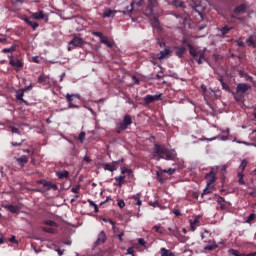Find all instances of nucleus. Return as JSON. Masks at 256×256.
<instances>
[{
    "instance_id": "nucleus-19",
    "label": "nucleus",
    "mask_w": 256,
    "mask_h": 256,
    "mask_svg": "<svg viewBox=\"0 0 256 256\" xmlns=\"http://www.w3.org/2000/svg\"><path fill=\"white\" fill-rule=\"evenodd\" d=\"M103 169L104 171H110L111 173H113V171H117V161H113L111 164H104Z\"/></svg>"
},
{
    "instance_id": "nucleus-4",
    "label": "nucleus",
    "mask_w": 256,
    "mask_h": 256,
    "mask_svg": "<svg viewBox=\"0 0 256 256\" xmlns=\"http://www.w3.org/2000/svg\"><path fill=\"white\" fill-rule=\"evenodd\" d=\"M131 125H133V117H131V115L129 114H125L123 116V120L116 123L115 133H117V135H121L123 131H126V129H129Z\"/></svg>"
},
{
    "instance_id": "nucleus-44",
    "label": "nucleus",
    "mask_w": 256,
    "mask_h": 256,
    "mask_svg": "<svg viewBox=\"0 0 256 256\" xmlns=\"http://www.w3.org/2000/svg\"><path fill=\"white\" fill-rule=\"evenodd\" d=\"M253 221H255V214L252 213L247 217L245 223L251 224Z\"/></svg>"
},
{
    "instance_id": "nucleus-30",
    "label": "nucleus",
    "mask_w": 256,
    "mask_h": 256,
    "mask_svg": "<svg viewBox=\"0 0 256 256\" xmlns=\"http://www.w3.org/2000/svg\"><path fill=\"white\" fill-rule=\"evenodd\" d=\"M6 209L10 213H19L21 211V208L19 206H15V205H8V206H6Z\"/></svg>"
},
{
    "instance_id": "nucleus-41",
    "label": "nucleus",
    "mask_w": 256,
    "mask_h": 256,
    "mask_svg": "<svg viewBox=\"0 0 256 256\" xmlns=\"http://www.w3.org/2000/svg\"><path fill=\"white\" fill-rule=\"evenodd\" d=\"M132 199L135 201V205H138L139 207H141V197L139 196V194H136L132 197Z\"/></svg>"
},
{
    "instance_id": "nucleus-22",
    "label": "nucleus",
    "mask_w": 256,
    "mask_h": 256,
    "mask_svg": "<svg viewBox=\"0 0 256 256\" xmlns=\"http://www.w3.org/2000/svg\"><path fill=\"white\" fill-rule=\"evenodd\" d=\"M187 47L189 49V54L191 55V57H193L194 59L197 58V56L199 55V53H201V50H197V48H195V46H193L192 44H187Z\"/></svg>"
},
{
    "instance_id": "nucleus-63",
    "label": "nucleus",
    "mask_w": 256,
    "mask_h": 256,
    "mask_svg": "<svg viewBox=\"0 0 256 256\" xmlns=\"http://www.w3.org/2000/svg\"><path fill=\"white\" fill-rule=\"evenodd\" d=\"M34 85L30 84L29 86H26L24 91H31V89H33Z\"/></svg>"
},
{
    "instance_id": "nucleus-26",
    "label": "nucleus",
    "mask_w": 256,
    "mask_h": 256,
    "mask_svg": "<svg viewBox=\"0 0 256 256\" xmlns=\"http://www.w3.org/2000/svg\"><path fill=\"white\" fill-rule=\"evenodd\" d=\"M38 83H40V85H49V76L41 74L38 77Z\"/></svg>"
},
{
    "instance_id": "nucleus-11",
    "label": "nucleus",
    "mask_w": 256,
    "mask_h": 256,
    "mask_svg": "<svg viewBox=\"0 0 256 256\" xmlns=\"http://www.w3.org/2000/svg\"><path fill=\"white\" fill-rule=\"evenodd\" d=\"M81 99V96L78 94H67L66 101L68 102V109H79V105L73 103V98Z\"/></svg>"
},
{
    "instance_id": "nucleus-15",
    "label": "nucleus",
    "mask_w": 256,
    "mask_h": 256,
    "mask_svg": "<svg viewBox=\"0 0 256 256\" xmlns=\"http://www.w3.org/2000/svg\"><path fill=\"white\" fill-rule=\"evenodd\" d=\"M174 49H175V55L179 59H183V55H185V53H187V47H185V46H176V47H174Z\"/></svg>"
},
{
    "instance_id": "nucleus-13",
    "label": "nucleus",
    "mask_w": 256,
    "mask_h": 256,
    "mask_svg": "<svg viewBox=\"0 0 256 256\" xmlns=\"http://www.w3.org/2000/svg\"><path fill=\"white\" fill-rule=\"evenodd\" d=\"M251 89V85L247 83H240L236 87V93L243 95L244 93H247Z\"/></svg>"
},
{
    "instance_id": "nucleus-42",
    "label": "nucleus",
    "mask_w": 256,
    "mask_h": 256,
    "mask_svg": "<svg viewBox=\"0 0 256 256\" xmlns=\"http://www.w3.org/2000/svg\"><path fill=\"white\" fill-rule=\"evenodd\" d=\"M228 253H230V255H233V256H245V254H241L239 253V250H235V249H230L228 250Z\"/></svg>"
},
{
    "instance_id": "nucleus-9",
    "label": "nucleus",
    "mask_w": 256,
    "mask_h": 256,
    "mask_svg": "<svg viewBox=\"0 0 256 256\" xmlns=\"http://www.w3.org/2000/svg\"><path fill=\"white\" fill-rule=\"evenodd\" d=\"M36 183L37 185H41L46 188V191H57V189H59V187H57V184H53V182H49L45 179H40Z\"/></svg>"
},
{
    "instance_id": "nucleus-56",
    "label": "nucleus",
    "mask_w": 256,
    "mask_h": 256,
    "mask_svg": "<svg viewBox=\"0 0 256 256\" xmlns=\"http://www.w3.org/2000/svg\"><path fill=\"white\" fill-rule=\"evenodd\" d=\"M138 244L141 245V247H145V245H147V242H145V239L139 238L138 239Z\"/></svg>"
},
{
    "instance_id": "nucleus-3",
    "label": "nucleus",
    "mask_w": 256,
    "mask_h": 256,
    "mask_svg": "<svg viewBox=\"0 0 256 256\" xmlns=\"http://www.w3.org/2000/svg\"><path fill=\"white\" fill-rule=\"evenodd\" d=\"M152 155L154 158L157 157V161L159 159H165V161H175L177 159V152L175 150H169L160 144H154Z\"/></svg>"
},
{
    "instance_id": "nucleus-59",
    "label": "nucleus",
    "mask_w": 256,
    "mask_h": 256,
    "mask_svg": "<svg viewBox=\"0 0 256 256\" xmlns=\"http://www.w3.org/2000/svg\"><path fill=\"white\" fill-rule=\"evenodd\" d=\"M200 6H201L200 2L194 3V4H192V9H195V11H199V10H197V8Z\"/></svg>"
},
{
    "instance_id": "nucleus-12",
    "label": "nucleus",
    "mask_w": 256,
    "mask_h": 256,
    "mask_svg": "<svg viewBox=\"0 0 256 256\" xmlns=\"http://www.w3.org/2000/svg\"><path fill=\"white\" fill-rule=\"evenodd\" d=\"M155 9H157V7L153 8V13L152 15H146V17H149L151 19V26L154 29H159L160 27V23H159V17L157 16V14H155Z\"/></svg>"
},
{
    "instance_id": "nucleus-39",
    "label": "nucleus",
    "mask_w": 256,
    "mask_h": 256,
    "mask_svg": "<svg viewBox=\"0 0 256 256\" xmlns=\"http://www.w3.org/2000/svg\"><path fill=\"white\" fill-rule=\"evenodd\" d=\"M231 29H233V27H229L226 25L221 28L220 33L223 35V37H225V35H227L229 31H231Z\"/></svg>"
},
{
    "instance_id": "nucleus-43",
    "label": "nucleus",
    "mask_w": 256,
    "mask_h": 256,
    "mask_svg": "<svg viewBox=\"0 0 256 256\" xmlns=\"http://www.w3.org/2000/svg\"><path fill=\"white\" fill-rule=\"evenodd\" d=\"M219 246L217 244L208 245L204 248V251H213L214 249H217Z\"/></svg>"
},
{
    "instance_id": "nucleus-34",
    "label": "nucleus",
    "mask_w": 256,
    "mask_h": 256,
    "mask_svg": "<svg viewBox=\"0 0 256 256\" xmlns=\"http://www.w3.org/2000/svg\"><path fill=\"white\" fill-rule=\"evenodd\" d=\"M247 165H249V160L243 159L239 166L240 172L245 173V169L247 168Z\"/></svg>"
},
{
    "instance_id": "nucleus-40",
    "label": "nucleus",
    "mask_w": 256,
    "mask_h": 256,
    "mask_svg": "<svg viewBox=\"0 0 256 256\" xmlns=\"http://www.w3.org/2000/svg\"><path fill=\"white\" fill-rule=\"evenodd\" d=\"M169 53H171V50H169L167 48L160 51L159 59H165V57H167V55H169Z\"/></svg>"
},
{
    "instance_id": "nucleus-54",
    "label": "nucleus",
    "mask_w": 256,
    "mask_h": 256,
    "mask_svg": "<svg viewBox=\"0 0 256 256\" xmlns=\"http://www.w3.org/2000/svg\"><path fill=\"white\" fill-rule=\"evenodd\" d=\"M245 95L243 94H238L234 97L236 99V101H243Z\"/></svg>"
},
{
    "instance_id": "nucleus-31",
    "label": "nucleus",
    "mask_w": 256,
    "mask_h": 256,
    "mask_svg": "<svg viewBox=\"0 0 256 256\" xmlns=\"http://www.w3.org/2000/svg\"><path fill=\"white\" fill-rule=\"evenodd\" d=\"M29 162V158L25 155H22L20 158L17 159V163L20 165V167H24L25 163Z\"/></svg>"
},
{
    "instance_id": "nucleus-55",
    "label": "nucleus",
    "mask_w": 256,
    "mask_h": 256,
    "mask_svg": "<svg viewBox=\"0 0 256 256\" xmlns=\"http://www.w3.org/2000/svg\"><path fill=\"white\" fill-rule=\"evenodd\" d=\"M0 43H2V45H9L11 42L7 38H0Z\"/></svg>"
},
{
    "instance_id": "nucleus-57",
    "label": "nucleus",
    "mask_w": 256,
    "mask_h": 256,
    "mask_svg": "<svg viewBox=\"0 0 256 256\" xmlns=\"http://www.w3.org/2000/svg\"><path fill=\"white\" fill-rule=\"evenodd\" d=\"M125 233L124 232H120L119 234H117V237L120 241V243H123V237H124Z\"/></svg>"
},
{
    "instance_id": "nucleus-52",
    "label": "nucleus",
    "mask_w": 256,
    "mask_h": 256,
    "mask_svg": "<svg viewBox=\"0 0 256 256\" xmlns=\"http://www.w3.org/2000/svg\"><path fill=\"white\" fill-rule=\"evenodd\" d=\"M181 43H182V46L187 47V45H191V43H189V41H187V37H183L182 40H181Z\"/></svg>"
},
{
    "instance_id": "nucleus-61",
    "label": "nucleus",
    "mask_w": 256,
    "mask_h": 256,
    "mask_svg": "<svg viewBox=\"0 0 256 256\" xmlns=\"http://www.w3.org/2000/svg\"><path fill=\"white\" fill-rule=\"evenodd\" d=\"M23 145V140L21 142H12L13 147H21Z\"/></svg>"
},
{
    "instance_id": "nucleus-49",
    "label": "nucleus",
    "mask_w": 256,
    "mask_h": 256,
    "mask_svg": "<svg viewBox=\"0 0 256 256\" xmlns=\"http://www.w3.org/2000/svg\"><path fill=\"white\" fill-rule=\"evenodd\" d=\"M17 47H19V45L13 43L8 49H10V53H15V51H17Z\"/></svg>"
},
{
    "instance_id": "nucleus-27",
    "label": "nucleus",
    "mask_w": 256,
    "mask_h": 256,
    "mask_svg": "<svg viewBox=\"0 0 256 256\" xmlns=\"http://www.w3.org/2000/svg\"><path fill=\"white\" fill-rule=\"evenodd\" d=\"M24 21L27 25H29L30 27H32L33 31L37 30V27H39V23L35 22V21H31L29 18L25 17Z\"/></svg>"
},
{
    "instance_id": "nucleus-20",
    "label": "nucleus",
    "mask_w": 256,
    "mask_h": 256,
    "mask_svg": "<svg viewBox=\"0 0 256 256\" xmlns=\"http://www.w3.org/2000/svg\"><path fill=\"white\" fill-rule=\"evenodd\" d=\"M41 229L44 233H49L50 235H57L58 233L57 227L53 226H42Z\"/></svg>"
},
{
    "instance_id": "nucleus-50",
    "label": "nucleus",
    "mask_w": 256,
    "mask_h": 256,
    "mask_svg": "<svg viewBox=\"0 0 256 256\" xmlns=\"http://www.w3.org/2000/svg\"><path fill=\"white\" fill-rule=\"evenodd\" d=\"M126 255H132L135 256V249L133 247H129L127 249Z\"/></svg>"
},
{
    "instance_id": "nucleus-5",
    "label": "nucleus",
    "mask_w": 256,
    "mask_h": 256,
    "mask_svg": "<svg viewBox=\"0 0 256 256\" xmlns=\"http://www.w3.org/2000/svg\"><path fill=\"white\" fill-rule=\"evenodd\" d=\"M85 40L83 38L74 35L73 39L68 43V51H73V49H77V47H83Z\"/></svg>"
},
{
    "instance_id": "nucleus-24",
    "label": "nucleus",
    "mask_w": 256,
    "mask_h": 256,
    "mask_svg": "<svg viewBox=\"0 0 256 256\" xmlns=\"http://www.w3.org/2000/svg\"><path fill=\"white\" fill-rule=\"evenodd\" d=\"M194 59L198 65H202L203 61H207V58H205V50H200L199 55Z\"/></svg>"
},
{
    "instance_id": "nucleus-58",
    "label": "nucleus",
    "mask_w": 256,
    "mask_h": 256,
    "mask_svg": "<svg viewBox=\"0 0 256 256\" xmlns=\"http://www.w3.org/2000/svg\"><path fill=\"white\" fill-rule=\"evenodd\" d=\"M164 75H163V71L158 72V74L156 75V79H158L159 81H161V79H163Z\"/></svg>"
},
{
    "instance_id": "nucleus-7",
    "label": "nucleus",
    "mask_w": 256,
    "mask_h": 256,
    "mask_svg": "<svg viewBox=\"0 0 256 256\" xmlns=\"http://www.w3.org/2000/svg\"><path fill=\"white\" fill-rule=\"evenodd\" d=\"M9 59V65L13 67L16 71H20V69H23V61L19 58H15L13 55L8 56Z\"/></svg>"
},
{
    "instance_id": "nucleus-38",
    "label": "nucleus",
    "mask_w": 256,
    "mask_h": 256,
    "mask_svg": "<svg viewBox=\"0 0 256 256\" xmlns=\"http://www.w3.org/2000/svg\"><path fill=\"white\" fill-rule=\"evenodd\" d=\"M237 177L239 185H245V180L243 179V177H245V172H238Z\"/></svg>"
},
{
    "instance_id": "nucleus-21",
    "label": "nucleus",
    "mask_w": 256,
    "mask_h": 256,
    "mask_svg": "<svg viewBox=\"0 0 256 256\" xmlns=\"http://www.w3.org/2000/svg\"><path fill=\"white\" fill-rule=\"evenodd\" d=\"M205 179L207 181V185H213L215 183V172L211 170L209 173L205 175Z\"/></svg>"
},
{
    "instance_id": "nucleus-35",
    "label": "nucleus",
    "mask_w": 256,
    "mask_h": 256,
    "mask_svg": "<svg viewBox=\"0 0 256 256\" xmlns=\"http://www.w3.org/2000/svg\"><path fill=\"white\" fill-rule=\"evenodd\" d=\"M42 225H47V227H59V224L53 220H44Z\"/></svg>"
},
{
    "instance_id": "nucleus-51",
    "label": "nucleus",
    "mask_w": 256,
    "mask_h": 256,
    "mask_svg": "<svg viewBox=\"0 0 256 256\" xmlns=\"http://www.w3.org/2000/svg\"><path fill=\"white\" fill-rule=\"evenodd\" d=\"M10 131H11V133H17L18 135L21 134V132L19 131V128L14 127V126L10 127Z\"/></svg>"
},
{
    "instance_id": "nucleus-46",
    "label": "nucleus",
    "mask_w": 256,
    "mask_h": 256,
    "mask_svg": "<svg viewBox=\"0 0 256 256\" xmlns=\"http://www.w3.org/2000/svg\"><path fill=\"white\" fill-rule=\"evenodd\" d=\"M93 35L95 37H99L100 41H102V39H104V37H105V35H103V33L99 32V31L93 32Z\"/></svg>"
},
{
    "instance_id": "nucleus-33",
    "label": "nucleus",
    "mask_w": 256,
    "mask_h": 256,
    "mask_svg": "<svg viewBox=\"0 0 256 256\" xmlns=\"http://www.w3.org/2000/svg\"><path fill=\"white\" fill-rule=\"evenodd\" d=\"M160 255L161 256H175V253H173L171 250H168L167 248H161Z\"/></svg>"
},
{
    "instance_id": "nucleus-18",
    "label": "nucleus",
    "mask_w": 256,
    "mask_h": 256,
    "mask_svg": "<svg viewBox=\"0 0 256 256\" xmlns=\"http://www.w3.org/2000/svg\"><path fill=\"white\" fill-rule=\"evenodd\" d=\"M116 14H117V11L111 10V8H104L102 17L103 19H107L109 17H115Z\"/></svg>"
},
{
    "instance_id": "nucleus-60",
    "label": "nucleus",
    "mask_w": 256,
    "mask_h": 256,
    "mask_svg": "<svg viewBox=\"0 0 256 256\" xmlns=\"http://www.w3.org/2000/svg\"><path fill=\"white\" fill-rule=\"evenodd\" d=\"M173 213L176 217H181V211L179 209H174Z\"/></svg>"
},
{
    "instance_id": "nucleus-1",
    "label": "nucleus",
    "mask_w": 256,
    "mask_h": 256,
    "mask_svg": "<svg viewBox=\"0 0 256 256\" xmlns=\"http://www.w3.org/2000/svg\"><path fill=\"white\" fill-rule=\"evenodd\" d=\"M157 0H133L129 6L123 10V15H131L133 10L142 11L144 15H153V9L157 7Z\"/></svg>"
},
{
    "instance_id": "nucleus-29",
    "label": "nucleus",
    "mask_w": 256,
    "mask_h": 256,
    "mask_svg": "<svg viewBox=\"0 0 256 256\" xmlns=\"http://www.w3.org/2000/svg\"><path fill=\"white\" fill-rule=\"evenodd\" d=\"M168 235L173 237H179V228L177 226H174L173 228H168Z\"/></svg>"
},
{
    "instance_id": "nucleus-32",
    "label": "nucleus",
    "mask_w": 256,
    "mask_h": 256,
    "mask_svg": "<svg viewBox=\"0 0 256 256\" xmlns=\"http://www.w3.org/2000/svg\"><path fill=\"white\" fill-rule=\"evenodd\" d=\"M246 43L248 47H256V36H249V38L246 40Z\"/></svg>"
},
{
    "instance_id": "nucleus-6",
    "label": "nucleus",
    "mask_w": 256,
    "mask_h": 256,
    "mask_svg": "<svg viewBox=\"0 0 256 256\" xmlns=\"http://www.w3.org/2000/svg\"><path fill=\"white\" fill-rule=\"evenodd\" d=\"M200 90L202 92V95L205 99V101H209L211 99H215V91L211 88H207L204 84L200 86Z\"/></svg>"
},
{
    "instance_id": "nucleus-62",
    "label": "nucleus",
    "mask_w": 256,
    "mask_h": 256,
    "mask_svg": "<svg viewBox=\"0 0 256 256\" xmlns=\"http://www.w3.org/2000/svg\"><path fill=\"white\" fill-rule=\"evenodd\" d=\"M118 207H120V209H123V207H125V201L119 200L118 201Z\"/></svg>"
},
{
    "instance_id": "nucleus-47",
    "label": "nucleus",
    "mask_w": 256,
    "mask_h": 256,
    "mask_svg": "<svg viewBox=\"0 0 256 256\" xmlns=\"http://www.w3.org/2000/svg\"><path fill=\"white\" fill-rule=\"evenodd\" d=\"M85 132H80V134L78 135V140L80 141V143H83L85 141Z\"/></svg>"
},
{
    "instance_id": "nucleus-37",
    "label": "nucleus",
    "mask_w": 256,
    "mask_h": 256,
    "mask_svg": "<svg viewBox=\"0 0 256 256\" xmlns=\"http://www.w3.org/2000/svg\"><path fill=\"white\" fill-rule=\"evenodd\" d=\"M218 81L221 83L222 89L224 91H230L229 85L227 83H225V80H223V77L220 76V78L218 79Z\"/></svg>"
},
{
    "instance_id": "nucleus-53",
    "label": "nucleus",
    "mask_w": 256,
    "mask_h": 256,
    "mask_svg": "<svg viewBox=\"0 0 256 256\" xmlns=\"http://www.w3.org/2000/svg\"><path fill=\"white\" fill-rule=\"evenodd\" d=\"M175 169L169 168L168 170H162L163 173H168V175H173L175 173Z\"/></svg>"
},
{
    "instance_id": "nucleus-36",
    "label": "nucleus",
    "mask_w": 256,
    "mask_h": 256,
    "mask_svg": "<svg viewBox=\"0 0 256 256\" xmlns=\"http://www.w3.org/2000/svg\"><path fill=\"white\" fill-rule=\"evenodd\" d=\"M57 177L59 179H69V171H62V172H57Z\"/></svg>"
},
{
    "instance_id": "nucleus-16",
    "label": "nucleus",
    "mask_w": 256,
    "mask_h": 256,
    "mask_svg": "<svg viewBox=\"0 0 256 256\" xmlns=\"http://www.w3.org/2000/svg\"><path fill=\"white\" fill-rule=\"evenodd\" d=\"M107 241V234H105V231H101L98 234L97 240L95 242L96 247L99 245H103Z\"/></svg>"
},
{
    "instance_id": "nucleus-48",
    "label": "nucleus",
    "mask_w": 256,
    "mask_h": 256,
    "mask_svg": "<svg viewBox=\"0 0 256 256\" xmlns=\"http://www.w3.org/2000/svg\"><path fill=\"white\" fill-rule=\"evenodd\" d=\"M17 47H19V45L13 43L8 49H10V53H15V51H17Z\"/></svg>"
},
{
    "instance_id": "nucleus-2",
    "label": "nucleus",
    "mask_w": 256,
    "mask_h": 256,
    "mask_svg": "<svg viewBox=\"0 0 256 256\" xmlns=\"http://www.w3.org/2000/svg\"><path fill=\"white\" fill-rule=\"evenodd\" d=\"M157 0H133L129 6L123 10V15H131L133 10L142 11L144 15H153V9L157 7Z\"/></svg>"
},
{
    "instance_id": "nucleus-28",
    "label": "nucleus",
    "mask_w": 256,
    "mask_h": 256,
    "mask_svg": "<svg viewBox=\"0 0 256 256\" xmlns=\"http://www.w3.org/2000/svg\"><path fill=\"white\" fill-rule=\"evenodd\" d=\"M25 95V90L23 89H19L17 92H16V99L18 101H21L22 103H27V101H25V99H23V96Z\"/></svg>"
},
{
    "instance_id": "nucleus-23",
    "label": "nucleus",
    "mask_w": 256,
    "mask_h": 256,
    "mask_svg": "<svg viewBox=\"0 0 256 256\" xmlns=\"http://www.w3.org/2000/svg\"><path fill=\"white\" fill-rule=\"evenodd\" d=\"M100 43H102L103 45H106L109 49H113V47L115 45V41L109 40V38L107 36L102 38V40H100Z\"/></svg>"
},
{
    "instance_id": "nucleus-45",
    "label": "nucleus",
    "mask_w": 256,
    "mask_h": 256,
    "mask_svg": "<svg viewBox=\"0 0 256 256\" xmlns=\"http://www.w3.org/2000/svg\"><path fill=\"white\" fill-rule=\"evenodd\" d=\"M81 190V185H77L76 187H72L71 192L79 195V191Z\"/></svg>"
},
{
    "instance_id": "nucleus-17",
    "label": "nucleus",
    "mask_w": 256,
    "mask_h": 256,
    "mask_svg": "<svg viewBox=\"0 0 256 256\" xmlns=\"http://www.w3.org/2000/svg\"><path fill=\"white\" fill-rule=\"evenodd\" d=\"M201 225V216H195L194 220H190L191 231H195Z\"/></svg>"
},
{
    "instance_id": "nucleus-64",
    "label": "nucleus",
    "mask_w": 256,
    "mask_h": 256,
    "mask_svg": "<svg viewBox=\"0 0 256 256\" xmlns=\"http://www.w3.org/2000/svg\"><path fill=\"white\" fill-rule=\"evenodd\" d=\"M83 161L86 163H91V158H89V156H84Z\"/></svg>"
},
{
    "instance_id": "nucleus-8",
    "label": "nucleus",
    "mask_w": 256,
    "mask_h": 256,
    "mask_svg": "<svg viewBox=\"0 0 256 256\" xmlns=\"http://www.w3.org/2000/svg\"><path fill=\"white\" fill-rule=\"evenodd\" d=\"M247 11V4H240L234 8V14L231 15V19H237V21H243V18L238 17L237 15L245 13Z\"/></svg>"
},
{
    "instance_id": "nucleus-25",
    "label": "nucleus",
    "mask_w": 256,
    "mask_h": 256,
    "mask_svg": "<svg viewBox=\"0 0 256 256\" xmlns=\"http://www.w3.org/2000/svg\"><path fill=\"white\" fill-rule=\"evenodd\" d=\"M115 183L116 187H123V183H125V175H120L118 177H115Z\"/></svg>"
},
{
    "instance_id": "nucleus-14",
    "label": "nucleus",
    "mask_w": 256,
    "mask_h": 256,
    "mask_svg": "<svg viewBox=\"0 0 256 256\" xmlns=\"http://www.w3.org/2000/svg\"><path fill=\"white\" fill-rule=\"evenodd\" d=\"M32 18L36 19V21H41L43 19H45V21H49V16H47V14L43 13L42 10L32 13Z\"/></svg>"
},
{
    "instance_id": "nucleus-10",
    "label": "nucleus",
    "mask_w": 256,
    "mask_h": 256,
    "mask_svg": "<svg viewBox=\"0 0 256 256\" xmlns=\"http://www.w3.org/2000/svg\"><path fill=\"white\" fill-rule=\"evenodd\" d=\"M161 97H163V94H156V95H151L148 94L143 98L144 105H151V103H155V101H161Z\"/></svg>"
}]
</instances>
